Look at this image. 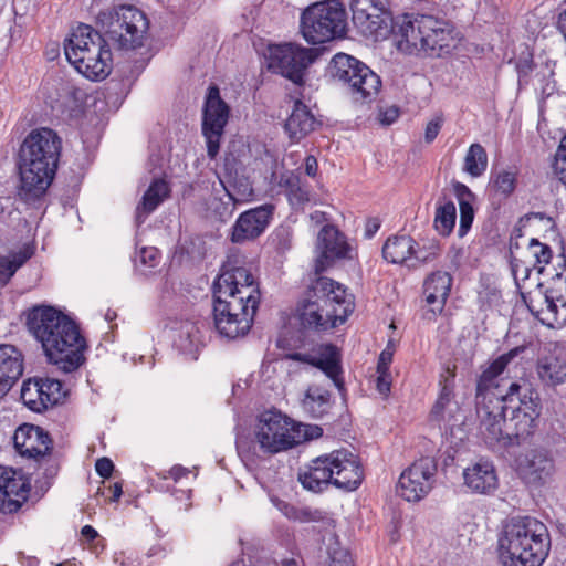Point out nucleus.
Returning a JSON list of instances; mask_svg holds the SVG:
<instances>
[{"label": "nucleus", "instance_id": "nucleus-1", "mask_svg": "<svg viewBox=\"0 0 566 566\" xmlns=\"http://www.w3.org/2000/svg\"><path fill=\"white\" fill-rule=\"evenodd\" d=\"M213 322L226 338L243 337L252 327L261 293L250 269H226L213 283Z\"/></svg>", "mask_w": 566, "mask_h": 566}, {"label": "nucleus", "instance_id": "nucleus-2", "mask_svg": "<svg viewBox=\"0 0 566 566\" xmlns=\"http://www.w3.org/2000/svg\"><path fill=\"white\" fill-rule=\"evenodd\" d=\"M28 332L41 344L48 360L64 373L76 370L85 360L86 340L67 315L50 305L24 312Z\"/></svg>", "mask_w": 566, "mask_h": 566}, {"label": "nucleus", "instance_id": "nucleus-3", "mask_svg": "<svg viewBox=\"0 0 566 566\" xmlns=\"http://www.w3.org/2000/svg\"><path fill=\"white\" fill-rule=\"evenodd\" d=\"M62 149V140L50 128L31 130L19 149V197L31 202L40 199L51 185Z\"/></svg>", "mask_w": 566, "mask_h": 566}, {"label": "nucleus", "instance_id": "nucleus-4", "mask_svg": "<svg viewBox=\"0 0 566 566\" xmlns=\"http://www.w3.org/2000/svg\"><path fill=\"white\" fill-rule=\"evenodd\" d=\"M354 311L353 296L332 279L319 276L297 306L303 328L324 332L345 323Z\"/></svg>", "mask_w": 566, "mask_h": 566}, {"label": "nucleus", "instance_id": "nucleus-5", "mask_svg": "<svg viewBox=\"0 0 566 566\" xmlns=\"http://www.w3.org/2000/svg\"><path fill=\"white\" fill-rule=\"evenodd\" d=\"M551 546L546 525L525 516L512 518L499 542L502 566H541Z\"/></svg>", "mask_w": 566, "mask_h": 566}, {"label": "nucleus", "instance_id": "nucleus-6", "mask_svg": "<svg viewBox=\"0 0 566 566\" xmlns=\"http://www.w3.org/2000/svg\"><path fill=\"white\" fill-rule=\"evenodd\" d=\"M392 34L397 49L406 54L441 56L453 43L452 30L432 15L403 13L395 18Z\"/></svg>", "mask_w": 566, "mask_h": 566}, {"label": "nucleus", "instance_id": "nucleus-7", "mask_svg": "<svg viewBox=\"0 0 566 566\" xmlns=\"http://www.w3.org/2000/svg\"><path fill=\"white\" fill-rule=\"evenodd\" d=\"M363 479L364 470L358 455L347 449L317 457L298 473L302 486L314 493H319L329 485L354 491L361 484Z\"/></svg>", "mask_w": 566, "mask_h": 566}, {"label": "nucleus", "instance_id": "nucleus-8", "mask_svg": "<svg viewBox=\"0 0 566 566\" xmlns=\"http://www.w3.org/2000/svg\"><path fill=\"white\" fill-rule=\"evenodd\" d=\"M109 44L91 25L80 24L64 43L67 61L90 80H104L112 70Z\"/></svg>", "mask_w": 566, "mask_h": 566}, {"label": "nucleus", "instance_id": "nucleus-9", "mask_svg": "<svg viewBox=\"0 0 566 566\" xmlns=\"http://www.w3.org/2000/svg\"><path fill=\"white\" fill-rule=\"evenodd\" d=\"M96 22L104 32L107 43L124 51L143 46L149 29L146 14L130 4L102 10L96 17Z\"/></svg>", "mask_w": 566, "mask_h": 566}, {"label": "nucleus", "instance_id": "nucleus-10", "mask_svg": "<svg viewBox=\"0 0 566 566\" xmlns=\"http://www.w3.org/2000/svg\"><path fill=\"white\" fill-rule=\"evenodd\" d=\"M303 424L277 410L262 412L254 424L253 438L269 455L289 451L304 441Z\"/></svg>", "mask_w": 566, "mask_h": 566}, {"label": "nucleus", "instance_id": "nucleus-11", "mask_svg": "<svg viewBox=\"0 0 566 566\" xmlns=\"http://www.w3.org/2000/svg\"><path fill=\"white\" fill-rule=\"evenodd\" d=\"M331 76L346 86L355 103H371L381 88V80L369 66L354 56L337 53L328 65Z\"/></svg>", "mask_w": 566, "mask_h": 566}, {"label": "nucleus", "instance_id": "nucleus-12", "mask_svg": "<svg viewBox=\"0 0 566 566\" xmlns=\"http://www.w3.org/2000/svg\"><path fill=\"white\" fill-rule=\"evenodd\" d=\"M346 30V11L338 0L307 7L301 15V32L306 42L322 44L342 38Z\"/></svg>", "mask_w": 566, "mask_h": 566}, {"label": "nucleus", "instance_id": "nucleus-13", "mask_svg": "<svg viewBox=\"0 0 566 566\" xmlns=\"http://www.w3.org/2000/svg\"><path fill=\"white\" fill-rule=\"evenodd\" d=\"M503 403H510L507 418V432L511 434L513 446L521 444L530 438L537 426L541 415V399L534 389L512 382L504 396Z\"/></svg>", "mask_w": 566, "mask_h": 566}, {"label": "nucleus", "instance_id": "nucleus-14", "mask_svg": "<svg viewBox=\"0 0 566 566\" xmlns=\"http://www.w3.org/2000/svg\"><path fill=\"white\" fill-rule=\"evenodd\" d=\"M530 312L551 328L566 325V275L557 274L545 292L537 291L523 295Z\"/></svg>", "mask_w": 566, "mask_h": 566}, {"label": "nucleus", "instance_id": "nucleus-15", "mask_svg": "<svg viewBox=\"0 0 566 566\" xmlns=\"http://www.w3.org/2000/svg\"><path fill=\"white\" fill-rule=\"evenodd\" d=\"M315 59L316 53L313 49L295 43L269 45L266 54L268 69L298 86L303 85L305 71Z\"/></svg>", "mask_w": 566, "mask_h": 566}, {"label": "nucleus", "instance_id": "nucleus-16", "mask_svg": "<svg viewBox=\"0 0 566 566\" xmlns=\"http://www.w3.org/2000/svg\"><path fill=\"white\" fill-rule=\"evenodd\" d=\"M350 10L353 23L364 36L378 41L392 31L395 18L384 0H352Z\"/></svg>", "mask_w": 566, "mask_h": 566}, {"label": "nucleus", "instance_id": "nucleus-17", "mask_svg": "<svg viewBox=\"0 0 566 566\" xmlns=\"http://www.w3.org/2000/svg\"><path fill=\"white\" fill-rule=\"evenodd\" d=\"M476 403L479 431L484 442L492 448L513 446L511 434H506L509 408L503 403L502 397H484L483 401L479 400Z\"/></svg>", "mask_w": 566, "mask_h": 566}, {"label": "nucleus", "instance_id": "nucleus-18", "mask_svg": "<svg viewBox=\"0 0 566 566\" xmlns=\"http://www.w3.org/2000/svg\"><path fill=\"white\" fill-rule=\"evenodd\" d=\"M230 109L220 97L219 88L212 85L208 88L202 115V134L207 143L208 156L213 159L219 153L220 139L229 119Z\"/></svg>", "mask_w": 566, "mask_h": 566}, {"label": "nucleus", "instance_id": "nucleus-19", "mask_svg": "<svg viewBox=\"0 0 566 566\" xmlns=\"http://www.w3.org/2000/svg\"><path fill=\"white\" fill-rule=\"evenodd\" d=\"M437 473V463L430 457L415 461L399 476L398 493L408 502H417L431 491Z\"/></svg>", "mask_w": 566, "mask_h": 566}, {"label": "nucleus", "instance_id": "nucleus-20", "mask_svg": "<svg viewBox=\"0 0 566 566\" xmlns=\"http://www.w3.org/2000/svg\"><path fill=\"white\" fill-rule=\"evenodd\" d=\"M315 260L316 274L324 272L336 260L353 259L354 249L346 237L334 226L325 224L317 234Z\"/></svg>", "mask_w": 566, "mask_h": 566}, {"label": "nucleus", "instance_id": "nucleus-21", "mask_svg": "<svg viewBox=\"0 0 566 566\" xmlns=\"http://www.w3.org/2000/svg\"><path fill=\"white\" fill-rule=\"evenodd\" d=\"M31 481L21 471L0 465V512L15 513L27 502Z\"/></svg>", "mask_w": 566, "mask_h": 566}, {"label": "nucleus", "instance_id": "nucleus-22", "mask_svg": "<svg viewBox=\"0 0 566 566\" xmlns=\"http://www.w3.org/2000/svg\"><path fill=\"white\" fill-rule=\"evenodd\" d=\"M15 451L23 458L35 461L45 460L52 450V440L41 427L23 423L13 434Z\"/></svg>", "mask_w": 566, "mask_h": 566}, {"label": "nucleus", "instance_id": "nucleus-23", "mask_svg": "<svg viewBox=\"0 0 566 566\" xmlns=\"http://www.w3.org/2000/svg\"><path fill=\"white\" fill-rule=\"evenodd\" d=\"M62 384L56 379H28L21 388V400L34 412H42L61 399Z\"/></svg>", "mask_w": 566, "mask_h": 566}, {"label": "nucleus", "instance_id": "nucleus-24", "mask_svg": "<svg viewBox=\"0 0 566 566\" xmlns=\"http://www.w3.org/2000/svg\"><path fill=\"white\" fill-rule=\"evenodd\" d=\"M274 206L265 203L242 212L232 227L231 241L243 243L260 237L273 217Z\"/></svg>", "mask_w": 566, "mask_h": 566}, {"label": "nucleus", "instance_id": "nucleus-25", "mask_svg": "<svg viewBox=\"0 0 566 566\" xmlns=\"http://www.w3.org/2000/svg\"><path fill=\"white\" fill-rule=\"evenodd\" d=\"M535 375L538 382L548 389L566 384V355L554 347L541 354L535 363Z\"/></svg>", "mask_w": 566, "mask_h": 566}, {"label": "nucleus", "instance_id": "nucleus-26", "mask_svg": "<svg viewBox=\"0 0 566 566\" xmlns=\"http://www.w3.org/2000/svg\"><path fill=\"white\" fill-rule=\"evenodd\" d=\"M289 357L319 368L339 389L343 388V381L339 377L342 373L340 355L336 346L324 344L318 346L315 354L294 353Z\"/></svg>", "mask_w": 566, "mask_h": 566}, {"label": "nucleus", "instance_id": "nucleus-27", "mask_svg": "<svg viewBox=\"0 0 566 566\" xmlns=\"http://www.w3.org/2000/svg\"><path fill=\"white\" fill-rule=\"evenodd\" d=\"M517 468L526 483L542 485L553 475L554 462L545 451L532 450L518 459Z\"/></svg>", "mask_w": 566, "mask_h": 566}, {"label": "nucleus", "instance_id": "nucleus-28", "mask_svg": "<svg viewBox=\"0 0 566 566\" xmlns=\"http://www.w3.org/2000/svg\"><path fill=\"white\" fill-rule=\"evenodd\" d=\"M24 369V357L13 345H0V398L4 397L20 379Z\"/></svg>", "mask_w": 566, "mask_h": 566}, {"label": "nucleus", "instance_id": "nucleus-29", "mask_svg": "<svg viewBox=\"0 0 566 566\" xmlns=\"http://www.w3.org/2000/svg\"><path fill=\"white\" fill-rule=\"evenodd\" d=\"M452 286V276L444 271L431 273L423 283V295L432 316L441 313L446 306Z\"/></svg>", "mask_w": 566, "mask_h": 566}, {"label": "nucleus", "instance_id": "nucleus-30", "mask_svg": "<svg viewBox=\"0 0 566 566\" xmlns=\"http://www.w3.org/2000/svg\"><path fill=\"white\" fill-rule=\"evenodd\" d=\"M417 242L409 235H394L387 239L382 247V256L392 264H407L416 260L420 263L427 262L430 256L422 255L416 250Z\"/></svg>", "mask_w": 566, "mask_h": 566}, {"label": "nucleus", "instance_id": "nucleus-31", "mask_svg": "<svg viewBox=\"0 0 566 566\" xmlns=\"http://www.w3.org/2000/svg\"><path fill=\"white\" fill-rule=\"evenodd\" d=\"M464 484L472 492L492 494L499 486L494 465L488 461H479L463 471Z\"/></svg>", "mask_w": 566, "mask_h": 566}, {"label": "nucleus", "instance_id": "nucleus-32", "mask_svg": "<svg viewBox=\"0 0 566 566\" xmlns=\"http://www.w3.org/2000/svg\"><path fill=\"white\" fill-rule=\"evenodd\" d=\"M524 350L523 347H515L507 353L494 359L481 374L476 385V400L483 401L486 397H497L495 394L490 392L492 388H496L497 378L503 374L510 361Z\"/></svg>", "mask_w": 566, "mask_h": 566}, {"label": "nucleus", "instance_id": "nucleus-33", "mask_svg": "<svg viewBox=\"0 0 566 566\" xmlns=\"http://www.w3.org/2000/svg\"><path fill=\"white\" fill-rule=\"evenodd\" d=\"M319 125L311 109L300 99L294 102L292 112L285 120L284 129L293 143H298Z\"/></svg>", "mask_w": 566, "mask_h": 566}, {"label": "nucleus", "instance_id": "nucleus-34", "mask_svg": "<svg viewBox=\"0 0 566 566\" xmlns=\"http://www.w3.org/2000/svg\"><path fill=\"white\" fill-rule=\"evenodd\" d=\"M460 405L454 399L453 386L448 379L441 385L439 396L430 411L429 419L439 427H447L457 421Z\"/></svg>", "mask_w": 566, "mask_h": 566}, {"label": "nucleus", "instance_id": "nucleus-35", "mask_svg": "<svg viewBox=\"0 0 566 566\" xmlns=\"http://www.w3.org/2000/svg\"><path fill=\"white\" fill-rule=\"evenodd\" d=\"M170 195V187L164 179H155L145 191L136 208V222L143 223Z\"/></svg>", "mask_w": 566, "mask_h": 566}, {"label": "nucleus", "instance_id": "nucleus-36", "mask_svg": "<svg viewBox=\"0 0 566 566\" xmlns=\"http://www.w3.org/2000/svg\"><path fill=\"white\" fill-rule=\"evenodd\" d=\"M175 345L185 354L195 355L202 344L201 331L197 322L184 321L174 327Z\"/></svg>", "mask_w": 566, "mask_h": 566}, {"label": "nucleus", "instance_id": "nucleus-37", "mask_svg": "<svg viewBox=\"0 0 566 566\" xmlns=\"http://www.w3.org/2000/svg\"><path fill=\"white\" fill-rule=\"evenodd\" d=\"M332 407L328 390L318 387H310L302 399V408L313 418H322Z\"/></svg>", "mask_w": 566, "mask_h": 566}, {"label": "nucleus", "instance_id": "nucleus-38", "mask_svg": "<svg viewBox=\"0 0 566 566\" xmlns=\"http://www.w3.org/2000/svg\"><path fill=\"white\" fill-rule=\"evenodd\" d=\"M453 189L460 208L459 235L464 237L471 228L474 219V195L465 185L461 182H455L453 185Z\"/></svg>", "mask_w": 566, "mask_h": 566}, {"label": "nucleus", "instance_id": "nucleus-39", "mask_svg": "<svg viewBox=\"0 0 566 566\" xmlns=\"http://www.w3.org/2000/svg\"><path fill=\"white\" fill-rule=\"evenodd\" d=\"M457 220V208L452 200L449 199H440L437 202L433 227L439 232V234L443 237H448L454 226Z\"/></svg>", "mask_w": 566, "mask_h": 566}, {"label": "nucleus", "instance_id": "nucleus-40", "mask_svg": "<svg viewBox=\"0 0 566 566\" xmlns=\"http://www.w3.org/2000/svg\"><path fill=\"white\" fill-rule=\"evenodd\" d=\"M488 167V154L482 145L472 144L464 157L463 170L476 178L484 174Z\"/></svg>", "mask_w": 566, "mask_h": 566}, {"label": "nucleus", "instance_id": "nucleus-41", "mask_svg": "<svg viewBox=\"0 0 566 566\" xmlns=\"http://www.w3.org/2000/svg\"><path fill=\"white\" fill-rule=\"evenodd\" d=\"M527 254L532 259L533 269L542 273L553 258V251L546 243L532 239L527 245Z\"/></svg>", "mask_w": 566, "mask_h": 566}, {"label": "nucleus", "instance_id": "nucleus-42", "mask_svg": "<svg viewBox=\"0 0 566 566\" xmlns=\"http://www.w3.org/2000/svg\"><path fill=\"white\" fill-rule=\"evenodd\" d=\"M220 184L226 190V197L237 205L250 201L254 195L253 188L247 179L237 180L230 188H227L222 180Z\"/></svg>", "mask_w": 566, "mask_h": 566}, {"label": "nucleus", "instance_id": "nucleus-43", "mask_svg": "<svg viewBox=\"0 0 566 566\" xmlns=\"http://www.w3.org/2000/svg\"><path fill=\"white\" fill-rule=\"evenodd\" d=\"M31 258L28 249L20 250L10 256H0V275H6L9 280Z\"/></svg>", "mask_w": 566, "mask_h": 566}, {"label": "nucleus", "instance_id": "nucleus-44", "mask_svg": "<svg viewBox=\"0 0 566 566\" xmlns=\"http://www.w3.org/2000/svg\"><path fill=\"white\" fill-rule=\"evenodd\" d=\"M516 186V174L510 170H500L493 174L492 187L496 193L506 198L515 189Z\"/></svg>", "mask_w": 566, "mask_h": 566}, {"label": "nucleus", "instance_id": "nucleus-45", "mask_svg": "<svg viewBox=\"0 0 566 566\" xmlns=\"http://www.w3.org/2000/svg\"><path fill=\"white\" fill-rule=\"evenodd\" d=\"M442 124L443 116L441 114L434 115L433 118L428 122L424 130V139L428 144L432 143L437 138Z\"/></svg>", "mask_w": 566, "mask_h": 566}, {"label": "nucleus", "instance_id": "nucleus-46", "mask_svg": "<svg viewBox=\"0 0 566 566\" xmlns=\"http://www.w3.org/2000/svg\"><path fill=\"white\" fill-rule=\"evenodd\" d=\"M289 201L293 206H302L310 201V191L301 184L287 193Z\"/></svg>", "mask_w": 566, "mask_h": 566}, {"label": "nucleus", "instance_id": "nucleus-47", "mask_svg": "<svg viewBox=\"0 0 566 566\" xmlns=\"http://www.w3.org/2000/svg\"><path fill=\"white\" fill-rule=\"evenodd\" d=\"M532 269L533 266L531 268L525 261L518 259H514L512 261V273L517 284L518 281H525L528 279Z\"/></svg>", "mask_w": 566, "mask_h": 566}, {"label": "nucleus", "instance_id": "nucleus-48", "mask_svg": "<svg viewBox=\"0 0 566 566\" xmlns=\"http://www.w3.org/2000/svg\"><path fill=\"white\" fill-rule=\"evenodd\" d=\"M237 208V203L233 200H229L227 198V201L220 199L218 205L214 206V212L219 216L221 221H227L230 219Z\"/></svg>", "mask_w": 566, "mask_h": 566}, {"label": "nucleus", "instance_id": "nucleus-49", "mask_svg": "<svg viewBox=\"0 0 566 566\" xmlns=\"http://www.w3.org/2000/svg\"><path fill=\"white\" fill-rule=\"evenodd\" d=\"M553 73H537L536 80L538 82V88L541 90V94L543 96H551L555 91V81L552 78Z\"/></svg>", "mask_w": 566, "mask_h": 566}, {"label": "nucleus", "instance_id": "nucleus-50", "mask_svg": "<svg viewBox=\"0 0 566 566\" xmlns=\"http://www.w3.org/2000/svg\"><path fill=\"white\" fill-rule=\"evenodd\" d=\"M376 388L380 395L387 397L391 388V375L389 371L377 370Z\"/></svg>", "mask_w": 566, "mask_h": 566}, {"label": "nucleus", "instance_id": "nucleus-51", "mask_svg": "<svg viewBox=\"0 0 566 566\" xmlns=\"http://www.w3.org/2000/svg\"><path fill=\"white\" fill-rule=\"evenodd\" d=\"M553 168L556 177L566 185V154H555Z\"/></svg>", "mask_w": 566, "mask_h": 566}, {"label": "nucleus", "instance_id": "nucleus-52", "mask_svg": "<svg viewBox=\"0 0 566 566\" xmlns=\"http://www.w3.org/2000/svg\"><path fill=\"white\" fill-rule=\"evenodd\" d=\"M296 516L294 517V521L306 523V522H313L317 521L321 516V513L318 511H312L308 507H298L296 509Z\"/></svg>", "mask_w": 566, "mask_h": 566}, {"label": "nucleus", "instance_id": "nucleus-53", "mask_svg": "<svg viewBox=\"0 0 566 566\" xmlns=\"http://www.w3.org/2000/svg\"><path fill=\"white\" fill-rule=\"evenodd\" d=\"M399 117V108L397 106H389L379 111V120L384 125H391Z\"/></svg>", "mask_w": 566, "mask_h": 566}, {"label": "nucleus", "instance_id": "nucleus-54", "mask_svg": "<svg viewBox=\"0 0 566 566\" xmlns=\"http://www.w3.org/2000/svg\"><path fill=\"white\" fill-rule=\"evenodd\" d=\"M95 470L102 478H109L114 470V463L108 458H101L95 463Z\"/></svg>", "mask_w": 566, "mask_h": 566}, {"label": "nucleus", "instance_id": "nucleus-55", "mask_svg": "<svg viewBox=\"0 0 566 566\" xmlns=\"http://www.w3.org/2000/svg\"><path fill=\"white\" fill-rule=\"evenodd\" d=\"M394 350L387 346L379 355L377 370L389 371V366L392 361Z\"/></svg>", "mask_w": 566, "mask_h": 566}, {"label": "nucleus", "instance_id": "nucleus-56", "mask_svg": "<svg viewBox=\"0 0 566 566\" xmlns=\"http://www.w3.org/2000/svg\"><path fill=\"white\" fill-rule=\"evenodd\" d=\"M300 178L294 175L293 172H285L280 178V186L285 188L286 193L290 192V190H293L297 185H300Z\"/></svg>", "mask_w": 566, "mask_h": 566}, {"label": "nucleus", "instance_id": "nucleus-57", "mask_svg": "<svg viewBox=\"0 0 566 566\" xmlns=\"http://www.w3.org/2000/svg\"><path fill=\"white\" fill-rule=\"evenodd\" d=\"M158 258V251L155 248H143L140 250L142 262L154 266Z\"/></svg>", "mask_w": 566, "mask_h": 566}, {"label": "nucleus", "instance_id": "nucleus-58", "mask_svg": "<svg viewBox=\"0 0 566 566\" xmlns=\"http://www.w3.org/2000/svg\"><path fill=\"white\" fill-rule=\"evenodd\" d=\"M189 473V470L181 467L175 465L169 471H167L163 478L168 479L171 478L175 482L179 481L181 478L186 476Z\"/></svg>", "mask_w": 566, "mask_h": 566}, {"label": "nucleus", "instance_id": "nucleus-59", "mask_svg": "<svg viewBox=\"0 0 566 566\" xmlns=\"http://www.w3.org/2000/svg\"><path fill=\"white\" fill-rule=\"evenodd\" d=\"M277 509L289 520H293L294 521V517L296 516L295 514H296L297 506L292 505V504L286 503V502H280V503H277Z\"/></svg>", "mask_w": 566, "mask_h": 566}, {"label": "nucleus", "instance_id": "nucleus-60", "mask_svg": "<svg viewBox=\"0 0 566 566\" xmlns=\"http://www.w3.org/2000/svg\"><path fill=\"white\" fill-rule=\"evenodd\" d=\"M302 433L305 434L304 441L315 439L322 436L323 430L317 426H305L303 424Z\"/></svg>", "mask_w": 566, "mask_h": 566}, {"label": "nucleus", "instance_id": "nucleus-61", "mask_svg": "<svg viewBox=\"0 0 566 566\" xmlns=\"http://www.w3.org/2000/svg\"><path fill=\"white\" fill-rule=\"evenodd\" d=\"M318 164L314 156L310 155L305 158V172L310 177H314L317 172Z\"/></svg>", "mask_w": 566, "mask_h": 566}, {"label": "nucleus", "instance_id": "nucleus-62", "mask_svg": "<svg viewBox=\"0 0 566 566\" xmlns=\"http://www.w3.org/2000/svg\"><path fill=\"white\" fill-rule=\"evenodd\" d=\"M81 534L87 541H94L98 536L97 531L94 527H92L91 525H85L82 528Z\"/></svg>", "mask_w": 566, "mask_h": 566}, {"label": "nucleus", "instance_id": "nucleus-63", "mask_svg": "<svg viewBox=\"0 0 566 566\" xmlns=\"http://www.w3.org/2000/svg\"><path fill=\"white\" fill-rule=\"evenodd\" d=\"M111 492H112V497L111 500L116 502L119 500V497L122 496L123 494V486H122V483L119 482H116L114 483L111 488H109Z\"/></svg>", "mask_w": 566, "mask_h": 566}, {"label": "nucleus", "instance_id": "nucleus-64", "mask_svg": "<svg viewBox=\"0 0 566 566\" xmlns=\"http://www.w3.org/2000/svg\"><path fill=\"white\" fill-rule=\"evenodd\" d=\"M310 217L315 223H322L327 220L326 213L322 211H314Z\"/></svg>", "mask_w": 566, "mask_h": 566}]
</instances>
